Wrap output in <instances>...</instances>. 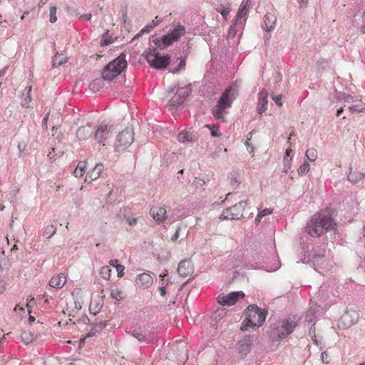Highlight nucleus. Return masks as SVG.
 <instances>
[{
	"label": "nucleus",
	"instance_id": "8fccbe9b",
	"mask_svg": "<svg viewBox=\"0 0 365 365\" xmlns=\"http://www.w3.org/2000/svg\"><path fill=\"white\" fill-rule=\"evenodd\" d=\"M153 29V26H145L143 29H141L140 34L143 33H149Z\"/></svg>",
	"mask_w": 365,
	"mask_h": 365
},
{
	"label": "nucleus",
	"instance_id": "c756f323",
	"mask_svg": "<svg viewBox=\"0 0 365 365\" xmlns=\"http://www.w3.org/2000/svg\"><path fill=\"white\" fill-rule=\"evenodd\" d=\"M66 58L62 54H56L53 58V66H59L63 63H66Z\"/></svg>",
	"mask_w": 365,
	"mask_h": 365
},
{
	"label": "nucleus",
	"instance_id": "72a5a7b5",
	"mask_svg": "<svg viewBox=\"0 0 365 365\" xmlns=\"http://www.w3.org/2000/svg\"><path fill=\"white\" fill-rule=\"evenodd\" d=\"M103 81L100 78H96L90 83V88L92 91H96L102 86Z\"/></svg>",
	"mask_w": 365,
	"mask_h": 365
},
{
	"label": "nucleus",
	"instance_id": "393cba45",
	"mask_svg": "<svg viewBox=\"0 0 365 365\" xmlns=\"http://www.w3.org/2000/svg\"><path fill=\"white\" fill-rule=\"evenodd\" d=\"M86 169V163L84 161H80L75 170L73 171V175L76 178H81L83 176Z\"/></svg>",
	"mask_w": 365,
	"mask_h": 365
},
{
	"label": "nucleus",
	"instance_id": "3c124183",
	"mask_svg": "<svg viewBox=\"0 0 365 365\" xmlns=\"http://www.w3.org/2000/svg\"><path fill=\"white\" fill-rule=\"evenodd\" d=\"M127 222L130 226H134L137 224V219L136 218H128Z\"/></svg>",
	"mask_w": 365,
	"mask_h": 365
},
{
	"label": "nucleus",
	"instance_id": "20e7f679",
	"mask_svg": "<svg viewBox=\"0 0 365 365\" xmlns=\"http://www.w3.org/2000/svg\"><path fill=\"white\" fill-rule=\"evenodd\" d=\"M126 66L125 56L121 54L104 67L102 71V77L105 80L111 81L121 73Z\"/></svg>",
	"mask_w": 365,
	"mask_h": 365
},
{
	"label": "nucleus",
	"instance_id": "09e8293b",
	"mask_svg": "<svg viewBox=\"0 0 365 365\" xmlns=\"http://www.w3.org/2000/svg\"><path fill=\"white\" fill-rule=\"evenodd\" d=\"M180 228L178 227L176 231H175V233L174 234V235L171 237V240L173 242H175L180 237Z\"/></svg>",
	"mask_w": 365,
	"mask_h": 365
},
{
	"label": "nucleus",
	"instance_id": "13d9d810",
	"mask_svg": "<svg viewBox=\"0 0 365 365\" xmlns=\"http://www.w3.org/2000/svg\"><path fill=\"white\" fill-rule=\"evenodd\" d=\"M343 110H343V108H342V107H341L339 109H338V110H337V112H336V115H337V116H339V115L341 114V113L343 112Z\"/></svg>",
	"mask_w": 365,
	"mask_h": 365
},
{
	"label": "nucleus",
	"instance_id": "f3484780",
	"mask_svg": "<svg viewBox=\"0 0 365 365\" xmlns=\"http://www.w3.org/2000/svg\"><path fill=\"white\" fill-rule=\"evenodd\" d=\"M67 281V276L64 273H60L51 278L49 285L55 289H61Z\"/></svg>",
	"mask_w": 365,
	"mask_h": 365
},
{
	"label": "nucleus",
	"instance_id": "6e6552de",
	"mask_svg": "<svg viewBox=\"0 0 365 365\" xmlns=\"http://www.w3.org/2000/svg\"><path fill=\"white\" fill-rule=\"evenodd\" d=\"M134 140V133L132 128H127L120 133L116 139L115 148L118 151L124 150L130 145Z\"/></svg>",
	"mask_w": 365,
	"mask_h": 365
},
{
	"label": "nucleus",
	"instance_id": "37998d69",
	"mask_svg": "<svg viewBox=\"0 0 365 365\" xmlns=\"http://www.w3.org/2000/svg\"><path fill=\"white\" fill-rule=\"evenodd\" d=\"M115 269L118 272V277H122L124 275L125 267L120 264L116 265Z\"/></svg>",
	"mask_w": 365,
	"mask_h": 365
},
{
	"label": "nucleus",
	"instance_id": "f704fd0d",
	"mask_svg": "<svg viewBox=\"0 0 365 365\" xmlns=\"http://www.w3.org/2000/svg\"><path fill=\"white\" fill-rule=\"evenodd\" d=\"M348 180L350 182L356 183L359 180L362 179L364 178V175L362 173H359L358 176L355 175V173L350 171V173L348 175Z\"/></svg>",
	"mask_w": 365,
	"mask_h": 365
},
{
	"label": "nucleus",
	"instance_id": "a878e982",
	"mask_svg": "<svg viewBox=\"0 0 365 365\" xmlns=\"http://www.w3.org/2000/svg\"><path fill=\"white\" fill-rule=\"evenodd\" d=\"M305 158L307 160L315 162L318 158L317 150L314 148L307 149L305 152Z\"/></svg>",
	"mask_w": 365,
	"mask_h": 365
},
{
	"label": "nucleus",
	"instance_id": "cd10ccee",
	"mask_svg": "<svg viewBox=\"0 0 365 365\" xmlns=\"http://www.w3.org/2000/svg\"><path fill=\"white\" fill-rule=\"evenodd\" d=\"M21 341L26 344H28L33 341L34 340V334L31 331H24L21 334Z\"/></svg>",
	"mask_w": 365,
	"mask_h": 365
},
{
	"label": "nucleus",
	"instance_id": "a19ab883",
	"mask_svg": "<svg viewBox=\"0 0 365 365\" xmlns=\"http://www.w3.org/2000/svg\"><path fill=\"white\" fill-rule=\"evenodd\" d=\"M133 336L140 342L143 341L145 339V334L143 333L138 331H134L133 332Z\"/></svg>",
	"mask_w": 365,
	"mask_h": 365
},
{
	"label": "nucleus",
	"instance_id": "0e129e2a",
	"mask_svg": "<svg viewBox=\"0 0 365 365\" xmlns=\"http://www.w3.org/2000/svg\"><path fill=\"white\" fill-rule=\"evenodd\" d=\"M4 206L3 205H0V210H1V211H3V210H4Z\"/></svg>",
	"mask_w": 365,
	"mask_h": 365
},
{
	"label": "nucleus",
	"instance_id": "0eeeda50",
	"mask_svg": "<svg viewBox=\"0 0 365 365\" xmlns=\"http://www.w3.org/2000/svg\"><path fill=\"white\" fill-rule=\"evenodd\" d=\"M144 56L150 66L158 69L166 68L170 63V58L159 56L155 48H149L145 51Z\"/></svg>",
	"mask_w": 365,
	"mask_h": 365
},
{
	"label": "nucleus",
	"instance_id": "bb28decb",
	"mask_svg": "<svg viewBox=\"0 0 365 365\" xmlns=\"http://www.w3.org/2000/svg\"><path fill=\"white\" fill-rule=\"evenodd\" d=\"M111 297L120 301L122 300L125 297L124 292L121 288L115 287L111 290L110 292Z\"/></svg>",
	"mask_w": 365,
	"mask_h": 365
},
{
	"label": "nucleus",
	"instance_id": "680f3d73",
	"mask_svg": "<svg viewBox=\"0 0 365 365\" xmlns=\"http://www.w3.org/2000/svg\"><path fill=\"white\" fill-rule=\"evenodd\" d=\"M18 250V247L16 245H14L13 246V247L11 248V251H14V250Z\"/></svg>",
	"mask_w": 365,
	"mask_h": 365
},
{
	"label": "nucleus",
	"instance_id": "6e6d98bb",
	"mask_svg": "<svg viewBox=\"0 0 365 365\" xmlns=\"http://www.w3.org/2000/svg\"><path fill=\"white\" fill-rule=\"evenodd\" d=\"M297 2L302 6H303L307 4V1L306 0H297Z\"/></svg>",
	"mask_w": 365,
	"mask_h": 365
},
{
	"label": "nucleus",
	"instance_id": "de8ad7c7",
	"mask_svg": "<svg viewBox=\"0 0 365 365\" xmlns=\"http://www.w3.org/2000/svg\"><path fill=\"white\" fill-rule=\"evenodd\" d=\"M272 99L278 106L281 107L282 106V98L281 96H273Z\"/></svg>",
	"mask_w": 365,
	"mask_h": 365
},
{
	"label": "nucleus",
	"instance_id": "603ef678",
	"mask_svg": "<svg viewBox=\"0 0 365 365\" xmlns=\"http://www.w3.org/2000/svg\"><path fill=\"white\" fill-rule=\"evenodd\" d=\"M91 17H92L91 14H86L84 15L81 16L80 19H83V20L86 19V20L89 21V20H91Z\"/></svg>",
	"mask_w": 365,
	"mask_h": 365
},
{
	"label": "nucleus",
	"instance_id": "69168bd1",
	"mask_svg": "<svg viewBox=\"0 0 365 365\" xmlns=\"http://www.w3.org/2000/svg\"><path fill=\"white\" fill-rule=\"evenodd\" d=\"M48 0H41V2L44 4H46Z\"/></svg>",
	"mask_w": 365,
	"mask_h": 365
},
{
	"label": "nucleus",
	"instance_id": "e433bc0d",
	"mask_svg": "<svg viewBox=\"0 0 365 365\" xmlns=\"http://www.w3.org/2000/svg\"><path fill=\"white\" fill-rule=\"evenodd\" d=\"M349 110H351L352 112H354V111L363 112L364 110H365V105L359 103L358 104L349 106Z\"/></svg>",
	"mask_w": 365,
	"mask_h": 365
},
{
	"label": "nucleus",
	"instance_id": "2eb2a0df",
	"mask_svg": "<svg viewBox=\"0 0 365 365\" xmlns=\"http://www.w3.org/2000/svg\"><path fill=\"white\" fill-rule=\"evenodd\" d=\"M193 265L190 260L184 259L179 263L178 272L182 277H186L192 274Z\"/></svg>",
	"mask_w": 365,
	"mask_h": 365
},
{
	"label": "nucleus",
	"instance_id": "5701e85b",
	"mask_svg": "<svg viewBox=\"0 0 365 365\" xmlns=\"http://www.w3.org/2000/svg\"><path fill=\"white\" fill-rule=\"evenodd\" d=\"M197 139L196 135L192 133L182 131L178 135V140L184 143L186 142H194Z\"/></svg>",
	"mask_w": 365,
	"mask_h": 365
},
{
	"label": "nucleus",
	"instance_id": "58836bf2",
	"mask_svg": "<svg viewBox=\"0 0 365 365\" xmlns=\"http://www.w3.org/2000/svg\"><path fill=\"white\" fill-rule=\"evenodd\" d=\"M56 11L57 8L56 6H51L50 8V22L52 24L57 21Z\"/></svg>",
	"mask_w": 365,
	"mask_h": 365
},
{
	"label": "nucleus",
	"instance_id": "ea45409f",
	"mask_svg": "<svg viewBox=\"0 0 365 365\" xmlns=\"http://www.w3.org/2000/svg\"><path fill=\"white\" fill-rule=\"evenodd\" d=\"M252 133L251 132L249 133L247 135V140L245 142V145L247 147V150H248L249 153H253L254 150H255L254 147L250 143V141L252 138Z\"/></svg>",
	"mask_w": 365,
	"mask_h": 365
},
{
	"label": "nucleus",
	"instance_id": "412c9836",
	"mask_svg": "<svg viewBox=\"0 0 365 365\" xmlns=\"http://www.w3.org/2000/svg\"><path fill=\"white\" fill-rule=\"evenodd\" d=\"M181 88L178 89L175 96L172 97V98L170 99L169 102L170 106H178L179 105H181L184 102L185 96L187 94H185V93H182L181 92Z\"/></svg>",
	"mask_w": 365,
	"mask_h": 365
},
{
	"label": "nucleus",
	"instance_id": "4c0bfd02",
	"mask_svg": "<svg viewBox=\"0 0 365 365\" xmlns=\"http://www.w3.org/2000/svg\"><path fill=\"white\" fill-rule=\"evenodd\" d=\"M292 152V150L291 148L287 149L286 150V153H285L286 155H285V157L284 158V165L286 166H287L288 168H290V165H291L292 158H289V156L290 155Z\"/></svg>",
	"mask_w": 365,
	"mask_h": 365
},
{
	"label": "nucleus",
	"instance_id": "79ce46f5",
	"mask_svg": "<svg viewBox=\"0 0 365 365\" xmlns=\"http://www.w3.org/2000/svg\"><path fill=\"white\" fill-rule=\"evenodd\" d=\"M26 148V144L25 143H23V142L19 143V144L17 145V149L19 151V157L22 156V154L25 151Z\"/></svg>",
	"mask_w": 365,
	"mask_h": 365
},
{
	"label": "nucleus",
	"instance_id": "473e14b6",
	"mask_svg": "<svg viewBox=\"0 0 365 365\" xmlns=\"http://www.w3.org/2000/svg\"><path fill=\"white\" fill-rule=\"evenodd\" d=\"M310 170L309 164L307 161H304L302 165L297 170L298 174L299 175H304L307 174Z\"/></svg>",
	"mask_w": 365,
	"mask_h": 365
},
{
	"label": "nucleus",
	"instance_id": "dca6fc26",
	"mask_svg": "<svg viewBox=\"0 0 365 365\" xmlns=\"http://www.w3.org/2000/svg\"><path fill=\"white\" fill-rule=\"evenodd\" d=\"M135 282L138 287L145 289L153 284V279L150 274L142 273L138 276Z\"/></svg>",
	"mask_w": 365,
	"mask_h": 365
},
{
	"label": "nucleus",
	"instance_id": "39448f33",
	"mask_svg": "<svg viewBox=\"0 0 365 365\" xmlns=\"http://www.w3.org/2000/svg\"><path fill=\"white\" fill-rule=\"evenodd\" d=\"M296 327V323L290 318L281 320L270 332V337L274 341L281 340L289 335Z\"/></svg>",
	"mask_w": 365,
	"mask_h": 365
},
{
	"label": "nucleus",
	"instance_id": "9d476101",
	"mask_svg": "<svg viewBox=\"0 0 365 365\" xmlns=\"http://www.w3.org/2000/svg\"><path fill=\"white\" fill-rule=\"evenodd\" d=\"M114 131L113 125L106 121L102 122L95 132V139L98 143H102L110 138Z\"/></svg>",
	"mask_w": 365,
	"mask_h": 365
},
{
	"label": "nucleus",
	"instance_id": "9b49d317",
	"mask_svg": "<svg viewBox=\"0 0 365 365\" xmlns=\"http://www.w3.org/2000/svg\"><path fill=\"white\" fill-rule=\"evenodd\" d=\"M245 297L243 292H232L229 294H220L217 299V302L222 306H232L236 304L240 299Z\"/></svg>",
	"mask_w": 365,
	"mask_h": 365
},
{
	"label": "nucleus",
	"instance_id": "2f4dec72",
	"mask_svg": "<svg viewBox=\"0 0 365 365\" xmlns=\"http://www.w3.org/2000/svg\"><path fill=\"white\" fill-rule=\"evenodd\" d=\"M217 11L220 13L225 20L230 12V9L228 6L220 5L216 9Z\"/></svg>",
	"mask_w": 365,
	"mask_h": 365
},
{
	"label": "nucleus",
	"instance_id": "bf43d9fd",
	"mask_svg": "<svg viewBox=\"0 0 365 365\" xmlns=\"http://www.w3.org/2000/svg\"><path fill=\"white\" fill-rule=\"evenodd\" d=\"M5 290V287L3 284L0 285V294H2Z\"/></svg>",
	"mask_w": 365,
	"mask_h": 365
},
{
	"label": "nucleus",
	"instance_id": "49530a36",
	"mask_svg": "<svg viewBox=\"0 0 365 365\" xmlns=\"http://www.w3.org/2000/svg\"><path fill=\"white\" fill-rule=\"evenodd\" d=\"M185 67V60L180 59V61L179 63L178 68L173 71V73L178 72L179 71L184 69Z\"/></svg>",
	"mask_w": 365,
	"mask_h": 365
},
{
	"label": "nucleus",
	"instance_id": "7ed1b4c3",
	"mask_svg": "<svg viewBox=\"0 0 365 365\" xmlns=\"http://www.w3.org/2000/svg\"><path fill=\"white\" fill-rule=\"evenodd\" d=\"M236 91L232 87L227 88L217 101L216 106L212 109V113L215 118L225 122L224 116L226 110L231 108L233 101L235 98Z\"/></svg>",
	"mask_w": 365,
	"mask_h": 365
},
{
	"label": "nucleus",
	"instance_id": "4be33fe9",
	"mask_svg": "<svg viewBox=\"0 0 365 365\" xmlns=\"http://www.w3.org/2000/svg\"><path fill=\"white\" fill-rule=\"evenodd\" d=\"M277 17L274 14L267 13L264 18V23L268 31L272 30L276 24Z\"/></svg>",
	"mask_w": 365,
	"mask_h": 365
},
{
	"label": "nucleus",
	"instance_id": "c03bdc74",
	"mask_svg": "<svg viewBox=\"0 0 365 365\" xmlns=\"http://www.w3.org/2000/svg\"><path fill=\"white\" fill-rule=\"evenodd\" d=\"M113 41L111 37L108 38L106 36H103L101 40V46H107L110 44Z\"/></svg>",
	"mask_w": 365,
	"mask_h": 365
},
{
	"label": "nucleus",
	"instance_id": "864d4df0",
	"mask_svg": "<svg viewBox=\"0 0 365 365\" xmlns=\"http://www.w3.org/2000/svg\"><path fill=\"white\" fill-rule=\"evenodd\" d=\"M160 294L162 297L165 296L166 294V289L165 287L163 286L159 288Z\"/></svg>",
	"mask_w": 365,
	"mask_h": 365
},
{
	"label": "nucleus",
	"instance_id": "6ab92c4d",
	"mask_svg": "<svg viewBox=\"0 0 365 365\" xmlns=\"http://www.w3.org/2000/svg\"><path fill=\"white\" fill-rule=\"evenodd\" d=\"M267 96L268 93L265 90H262L259 93L257 111L259 114L263 113L267 109Z\"/></svg>",
	"mask_w": 365,
	"mask_h": 365
},
{
	"label": "nucleus",
	"instance_id": "f8f14e48",
	"mask_svg": "<svg viewBox=\"0 0 365 365\" xmlns=\"http://www.w3.org/2000/svg\"><path fill=\"white\" fill-rule=\"evenodd\" d=\"M250 0H242V1L240 8L238 9V11L237 13V15L235 18L233 25L232 26V27L229 31L230 35L232 34L234 36L235 34V27L239 24H242L241 19L247 16L249 8H250Z\"/></svg>",
	"mask_w": 365,
	"mask_h": 365
},
{
	"label": "nucleus",
	"instance_id": "c9c22d12",
	"mask_svg": "<svg viewBox=\"0 0 365 365\" xmlns=\"http://www.w3.org/2000/svg\"><path fill=\"white\" fill-rule=\"evenodd\" d=\"M272 210L269 208H264L259 212L256 220L259 221L263 217L270 215Z\"/></svg>",
	"mask_w": 365,
	"mask_h": 365
},
{
	"label": "nucleus",
	"instance_id": "a18cd8bd",
	"mask_svg": "<svg viewBox=\"0 0 365 365\" xmlns=\"http://www.w3.org/2000/svg\"><path fill=\"white\" fill-rule=\"evenodd\" d=\"M321 359L324 364H329L330 362V357L326 351L322 353Z\"/></svg>",
	"mask_w": 365,
	"mask_h": 365
},
{
	"label": "nucleus",
	"instance_id": "338daca9",
	"mask_svg": "<svg viewBox=\"0 0 365 365\" xmlns=\"http://www.w3.org/2000/svg\"><path fill=\"white\" fill-rule=\"evenodd\" d=\"M160 276L163 277L162 281L163 282V281H164V277H165V276H167V274H164V275H161V274H160Z\"/></svg>",
	"mask_w": 365,
	"mask_h": 365
},
{
	"label": "nucleus",
	"instance_id": "f257e3e1",
	"mask_svg": "<svg viewBox=\"0 0 365 365\" xmlns=\"http://www.w3.org/2000/svg\"><path fill=\"white\" fill-rule=\"evenodd\" d=\"M335 212L331 208H325L315 213L306 226L307 233L318 237L329 231H335L337 224L334 220Z\"/></svg>",
	"mask_w": 365,
	"mask_h": 365
},
{
	"label": "nucleus",
	"instance_id": "052dcab7",
	"mask_svg": "<svg viewBox=\"0 0 365 365\" xmlns=\"http://www.w3.org/2000/svg\"><path fill=\"white\" fill-rule=\"evenodd\" d=\"M29 320L30 322H34L35 318L34 317H32V316H30L29 318Z\"/></svg>",
	"mask_w": 365,
	"mask_h": 365
},
{
	"label": "nucleus",
	"instance_id": "4d7b16f0",
	"mask_svg": "<svg viewBox=\"0 0 365 365\" xmlns=\"http://www.w3.org/2000/svg\"><path fill=\"white\" fill-rule=\"evenodd\" d=\"M148 26H153V29L158 26V22H155V20H153L151 23L148 24Z\"/></svg>",
	"mask_w": 365,
	"mask_h": 365
},
{
	"label": "nucleus",
	"instance_id": "7c9ffc66",
	"mask_svg": "<svg viewBox=\"0 0 365 365\" xmlns=\"http://www.w3.org/2000/svg\"><path fill=\"white\" fill-rule=\"evenodd\" d=\"M111 269L109 266H104L100 270V275L104 279H109L111 275Z\"/></svg>",
	"mask_w": 365,
	"mask_h": 365
},
{
	"label": "nucleus",
	"instance_id": "c85d7f7f",
	"mask_svg": "<svg viewBox=\"0 0 365 365\" xmlns=\"http://www.w3.org/2000/svg\"><path fill=\"white\" fill-rule=\"evenodd\" d=\"M204 127L208 128L210 130V133L212 137H220L222 135L219 130L218 125L206 124L204 125Z\"/></svg>",
	"mask_w": 365,
	"mask_h": 365
},
{
	"label": "nucleus",
	"instance_id": "1a4fd4ad",
	"mask_svg": "<svg viewBox=\"0 0 365 365\" xmlns=\"http://www.w3.org/2000/svg\"><path fill=\"white\" fill-rule=\"evenodd\" d=\"M244 205L242 202L235 204L233 206L224 210L220 216V219L223 220H239L243 215Z\"/></svg>",
	"mask_w": 365,
	"mask_h": 365
},
{
	"label": "nucleus",
	"instance_id": "aec40b11",
	"mask_svg": "<svg viewBox=\"0 0 365 365\" xmlns=\"http://www.w3.org/2000/svg\"><path fill=\"white\" fill-rule=\"evenodd\" d=\"M93 130L91 125H86L80 127L77 132L76 135L79 140L83 141L87 140L92 134Z\"/></svg>",
	"mask_w": 365,
	"mask_h": 365
},
{
	"label": "nucleus",
	"instance_id": "5fc2aeb1",
	"mask_svg": "<svg viewBox=\"0 0 365 365\" xmlns=\"http://www.w3.org/2000/svg\"><path fill=\"white\" fill-rule=\"evenodd\" d=\"M109 264H110L111 266L114 267L115 268H116V265L120 264L118 263V261L117 259H111V260L109 262Z\"/></svg>",
	"mask_w": 365,
	"mask_h": 365
},
{
	"label": "nucleus",
	"instance_id": "e2e57ef3",
	"mask_svg": "<svg viewBox=\"0 0 365 365\" xmlns=\"http://www.w3.org/2000/svg\"><path fill=\"white\" fill-rule=\"evenodd\" d=\"M155 21L158 22V25L159 23L161 21V20L158 19V16H156L155 19Z\"/></svg>",
	"mask_w": 365,
	"mask_h": 365
},
{
	"label": "nucleus",
	"instance_id": "f03ea898",
	"mask_svg": "<svg viewBox=\"0 0 365 365\" xmlns=\"http://www.w3.org/2000/svg\"><path fill=\"white\" fill-rule=\"evenodd\" d=\"M267 311L262 309L257 305L252 304L245 311V319L241 327L243 331L255 329L262 325L267 317Z\"/></svg>",
	"mask_w": 365,
	"mask_h": 365
},
{
	"label": "nucleus",
	"instance_id": "a211bd4d",
	"mask_svg": "<svg viewBox=\"0 0 365 365\" xmlns=\"http://www.w3.org/2000/svg\"><path fill=\"white\" fill-rule=\"evenodd\" d=\"M103 170L104 166L103 164H97L93 169L87 173L85 181L92 182L97 180L103 173Z\"/></svg>",
	"mask_w": 365,
	"mask_h": 365
},
{
	"label": "nucleus",
	"instance_id": "ddd939ff",
	"mask_svg": "<svg viewBox=\"0 0 365 365\" xmlns=\"http://www.w3.org/2000/svg\"><path fill=\"white\" fill-rule=\"evenodd\" d=\"M358 320V314L355 312H346L340 318L339 323L342 328L346 329L354 324Z\"/></svg>",
	"mask_w": 365,
	"mask_h": 365
},
{
	"label": "nucleus",
	"instance_id": "423d86ee",
	"mask_svg": "<svg viewBox=\"0 0 365 365\" xmlns=\"http://www.w3.org/2000/svg\"><path fill=\"white\" fill-rule=\"evenodd\" d=\"M185 34V26L179 24L170 34L164 36L161 39L154 41V43L160 48L167 47L178 41Z\"/></svg>",
	"mask_w": 365,
	"mask_h": 365
},
{
	"label": "nucleus",
	"instance_id": "774afa93",
	"mask_svg": "<svg viewBox=\"0 0 365 365\" xmlns=\"http://www.w3.org/2000/svg\"><path fill=\"white\" fill-rule=\"evenodd\" d=\"M19 305H16V306L15 307L14 310H15V311H17V310H18V309H19Z\"/></svg>",
	"mask_w": 365,
	"mask_h": 365
},
{
	"label": "nucleus",
	"instance_id": "4468645a",
	"mask_svg": "<svg viewBox=\"0 0 365 365\" xmlns=\"http://www.w3.org/2000/svg\"><path fill=\"white\" fill-rule=\"evenodd\" d=\"M152 217L158 223H163L167 218V212L164 207L154 206L150 209Z\"/></svg>",
	"mask_w": 365,
	"mask_h": 365
},
{
	"label": "nucleus",
	"instance_id": "b1692460",
	"mask_svg": "<svg viewBox=\"0 0 365 365\" xmlns=\"http://www.w3.org/2000/svg\"><path fill=\"white\" fill-rule=\"evenodd\" d=\"M25 91H26V96L21 100V106L24 108H29L31 107L30 104L31 102V92L32 91V87L29 86L26 88Z\"/></svg>",
	"mask_w": 365,
	"mask_h": 365
}]
</instances>
